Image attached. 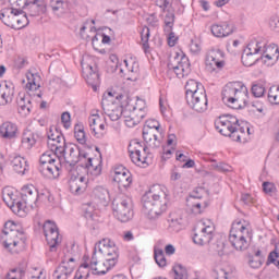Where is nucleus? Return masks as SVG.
Masks as SVG:
<instances>
[{
	"label": "nucleus",
	"instance_id": "6e6552de",
	"mask_svg": "<svg viewBox=\"0 0 279 279\" xmlns=\"http://www.w3.org/2000/svg\"><path fill=\"white\" fill-rule=\"evenodd\" d=\"M96 245L100 254L106 258L104 266L108 267V269L114 267L119 260V248H117V245L110 239H102Z\"/></svg>",
	"mask_w": 279,
	"mask_h": 279
},
{
	"label": "nucleus",
	"instance_id": "774afa93",
	"mask_svg": "<svg viewBox=\"0 0 279 279\" xmlns=\"http://www.w3.org/2000/svg\"><path fill=\"white\" fill-rule=\"evenodd\" d=\"M269 27L270 29H274L275 32H279V16L272 15L269 20Z\"/></svg>",
	"mask_w": 279,
	"mask_h": 279
},
{
	"label": "nucleus",
	"instance_id": "4d7b16f0",
	"mask_svg": "<svg viewBox=\"0 0 279 279\" xmlns=\"http://www.w3.org/2000/svg\"><path fill=\"white\" fill-rule=\"evenodd\" d=\"M21 193L10 190V189H4L2 191V199L5 204H8V199H10L11 202L13 199H16L17 197H20Z\"/></svg>",
	"mask_w": 279,
	"mask_h": 279
},
{
	"label": "nucleus",
	"instance_id": "20e7f679",
	"mask_svg": "<svg viewBox=\"0 0 279 279\" xmlns=\"http://www.w3.org/2000/svg\"><path fill=\"white\" fill-rule=\"evenodd\" d=\"M112 210L118 221L128 223L134 217V205L132 198L125 195H118L112 201Z\"/></svg>",
	"mask_w": 279,
	"mask_h": 279
},
{
	"label": "nucleus",
	"instance_id": "4468645a",
	"mask_svg": "<svg viewBox=\"0 0 279 279\" xmlns=\"http://www.w3.org/2000/svg\"><path fill=\"white\" fill-rule=\"evenodd\" d=\"M101 107L105 114H107L111 121H119L121 117H123V106L108 100L106 95L102 96Z\"/></svg>",
	"mask_w": 279,
	"mask_h": 279
},
{
	"label": "nucleus",
	"instance_id": "e2e57ef3",
	"mask_svg": "<svg viewBox=\"0 0 279 279\" xmlns=\"http://www.w3.org/2000/svg\"><path fill=\"white\" fill-rule=\"evenodd\" d=\"M262 53H270V56H278L279 58V48L276 44H271L267 47L263 44Z\"/></svg>",
	"mask_w": 279,
	"mask_h": 279
},
{
	"label": "nucleus",
	"instance_id": "69168bd1",
	"mask_svg": "<svg viewBox=\"0 0 279 279\" xmlns=\"http://www.w3.org/2000/svg\"><path fill=\"white\" fill-rule=\"evenodd\" d=\"M124 64L131 73H138V61L124 60Z\"/></svg>",
	"mask_w": 279,
	"mask_h": 279
},
{
	"label": "nucleus",
	"instance_id": "bf43d9fd",
	"mask_svg": "<svg viewBox=\"0 0 279 279\" xmlns=\"http://www.w3.org/2000/svg\"><path fill=\"white\" fill-rule=\"evenodd\" d=\"M29 24V20L27 19V14L24 15H17L15 20V26L13 29H23V27H26Z\"/></svg>",
	"mask_w": 279,
	"mask_h": 279
},
{
	"label": "nucleus",
	"instance_id": "c85d7f7f",
	"mask_svg": "<svg viewBox=\"0 0 279 279\" xmlns=\"http://www.w3.org/2000/svg\"><path fill=\"white\" fill-rule=\"evenodd\" d=\"M211 34L216 38H226L234 32L231 26H229L228 23H222V24H214L211 25Z\"/></svg>",
	"mask_w": 279,
	"mask_h": 279
},
{
	"label": "nucleus",
	"instance_id": "cd10ccee",
	"mask_svg": "<svg viewBox=\"0 0 279 279\" xmlns=\"http://www.w3.org/2000/svg\"><path fill=\"white\" fill-rule=\"evenodd\" d=\"M96 204L99 206H108L110 203V192L104 186H96L93 191Z\"/></svg>",
	"mask_w": 279,
	"mask_h": 279
},
{
	"label": "nucleus",
	"instance_id": "09e8293b",
	"mask_svg": "<svg viewBox=\"0 0 279 279\" xmlns=\"http://www.w3.org/2000/svg\"><path fill=\"white\" fill-rule=\"evenodd\" d=\"M265 83H254L251 88L253 97L260 98L265 95Z\"/></svg>",
	"mask_w": 279,
	"mask_h": 279
},
{
	"label": "nucleus",
	"instance_id": "f3484780",
	"mask_svg": "<svg viewBox=\"0 0 279 279\" xmlns=\"http://www.w3.org/2000/svg\"><path fill=\"white\" fill-rule=\"evenodd\" d=\"M205 64L208 71H216L217 69H223V64H226V62L223 61V51H221L220 49L210 50L207 53Z\"/></svg>",
	"mask_w": 279,
	"mask_h": 279
},
{
	"label": "nucleus",
	"instance_id": "338daca9",
	"mask_svg": "<svg viewBox=\"0 0 279 279\" xmlns=\"http://www.w3.org/2000/svg\"><path fill=\"white\" fill-rule=\"evenodd\" d=\"M32 100H27L26 105L17 108V112L22 114V117H27L32 112Z\"/></svg>",
	"mask_w": 279,
	"mask_h": 279
},
{
	"label": "nucleus",
	"instance_id": "a211bd4d",
	"mask_svg": "<svg viewBox=\"0 0 279 279\" xmlns=\"http://www.w3.org/2000/svg\"><path fill=\"white\" fill-rule=\"evenodd\" d=\"M83 77L86 80V83L92 86L93 90H97V86L101 83L99 68L95 63L83 69Z\"/></svg>",
	"mask_w": 279,
	"mask_h": 279
},
{
	"label": "nucleus",
	"instance_id": "b1692460",
	"mask_svg": "<svg viewBox=\"0 0 279 279\" xmlns=\"http://www.w3.org/2000/svg\"><path fill=\"white\" fill-rule=\"evenodd\" d=\"M26 10L29 16H40V14L47 13V3H45V0H28Z\"/></svg>",
	"mask_w": 279,
	"mask_h": 279
},
{
	"label": "nucleus",
	"instance_id": "052dcab7",
	"mask_svg": "<svg viewBox=\"0 0 279 279\" xmlns=\"http://www.w3.org/2000/svg\"><path fill=\"white\" fill-rule=\"evenodd\" d=\"M143 130H155L156 132H160V122L156 119L146 120Z\"/></svg>",
	"mask_w": 279,
	"mask_h": 279
},
{
	"label": "nucleus",
	"instance_id": "8fccbe9b",
	"mask_svg": "<svg viewBox=\"0 0 279 279\" xmlns=\"http://www.w3.org/2000/svg\"><path fill=\"white\" fill-rule=\"evenodd\" d=\"M267 265H275L279 268V243L275 246V250L269 253Z\"/></svg>",
	"mask_w": 279,
	"mask_h": 279
},
{
	"label": "nucleus",
	"instance_id": "39448f33",
	"mask_svg": "<svg viewBox=\"0 0 279 279\" xmlns=\"http://www.w3.org/2000/svg\"><path fill=\"white\" fill-rule=\"evenodd\" d=\"M63 151L56 153L59 154V158H63L65 161V167L68 171H71L77 162H83L88 158V153L86 150L80 148V146L75 144H63Z\"/></svg>",
	"mask_w": 279,
	"mask_h": 279
},
{
	"label": "nucleus",
	"instance_id": "f704fd0d",
	"mask_svg": "<svg viewBox=\"0 0 279 279\" xmlns=\"http://www.w3.org/2000/svg\"><path fill=\"white\" fill-rule=\"evenodd\" d=\"M113 182H117L119 189H130L132 185V173L119 174L113 177Z\"/></svg>",
	"mask_w": 279,
	"mask_h": 279
},
{
	"label": "nucleus",
	"instance_id": "37998d69",
	"mask_svg": "<svg viewBox=\"0 0 279 279\" xmlns=\"http://www.w3.org/2000/svg\"><path fill=\"white\" fill-rule=\"evenodd\" d=\"M37 204H53V195L45 189L37 192Z\"/></svg>",
	"mask_w": 279,
	"mask_h": 279
},
{
	"label": "nucleus",
	"instance_id": "49530a36",
	"mask_svg": "<svg viewBox=\"0 0 279 279\" xmlns=\"http://www.w3.org/2000/svg\"><path fill=\"white\" fill-rule=\"evenodd\" d=\"M99 121H100V119L98 118V116H92L88 119L89 130H90L93 136H95L96 138L104 137V132H97V128H95V125H97V123H99Z\"/></svg>",
	"mask_w": 279,
	"mask_h": 279
},
{
	"label": "nucleus",
	"instance_id": "864d4df0",
	"mask_svg": "<svg viewBox=\"0 0 279 279\" xmlns=\"http://www.w3.org/2000/svg\"><path fill=\"white\" fill-rule=\"evenodd\" d=\"M278 54L262 52L260 60H263L264 64H267V66H274V64L278 62Z\"/></svg>",
	"mask_w": 279,
	"mask_h": 279
},
{
	"label": "nucleus",
	"instance_id": "e433bc0d",
	"mask_svg": "<svg viewBox=\"0 0 279 279\" xmlns=\"http://www.w3.org/2000/svg\"><path fill=\"white\" fill-rule=\"evenodd\" d=\"M81 167H85L87 169V173H92V175H100L101 174V166L100 165H93V158L83 159Z\"/></svg>",
	"mask_w": 279,
	"mask_h": 279
},
{
	"label": "nucleus",
	"instance_id": "c9c22d12",
	"mask_svg": "<svg viewBox=\"0 0 279 279\" xmlns=\"http://www.w3.org/2000/svg\"><path fill=\"white\" fill-rule=\"evenodd\" d=\"M199 88H204L202 83L195 80H189L185 84V99L191 97V95H195V93H199Z\"/></svg>",
	"mask_w": 279,
	"mask_h": 279
},
{
	"label": "nucleus",
	"instance_id": "7ed1b4c3",
	"mask_svg": "<svg viewBox=\"0 0 279 279\" xmlns=\"http://www.w3.org/2000/svg\"><path fill=\"white\" fill-rule=\"evenodd\" d=\"M247 226L245 220H235L232 223L229 233V242L236 252H245V250L250 247V241L245 238V234H250Z\"/></svg>",
	"mask_w": 279,
	"mask_h": 279
},
{
	"label": "nucleus",
	"instance_id": "58836bf2",
	"mask_svg": "<svg viewBox=\"0 0 279 279\" xmlns=\"http://www.w3.org/2000/svg\"><path fill=\"white\" fill-rule=\"evenodd\" d=\"M241 60L244 66H254L260 58H256V54L250 53L248 50H243Z\"/></svg>",
	"mask_w": 279,
	"mask_h": 279
},
{
	"label": "nucleus",
	"instance_id": "a19ab883",
	"mask_svg": "<svg viewBox=\"0 0 279 279\" xmlns=\"http://www.w3.org/2000/svg\"><path fill=\"white\" fill-rule=\"evenodd\" d=\"M216 279H236V270L230 267L220 268Z\"/></svg>",
	"mask_w": 279,
	"mask_h": 279
},
{
	"label": "nucleus",
	"instance_id": "4c0bfd02",
	"mask_svg": "<svg viewBox=\"0 0 279 279\" xmlns=\"http://www.w3.org/2000/svg\"><path fill=\"white\" fill-rule=\"evenodd\" d=\"M209 253L213 256H225L226 255V243L216 241L209 245Z\"/></svg>",
	"mask_w": 279,
	"mask_h": 279
},
{
	"label": "nucleus",
	"instance_id": "f03ea898",
	"mask_svg": "<svg viewBox=\"0 0 279 279\" xmlns=\"http://www.w3.org/2000/svg\"><path fill=\"white\" fill-rule=\"evenodd\" d=\"M4 234L3 247L11 254H20L27 245V238L23 226L14 220H8L2 230Z\"/></svg>",
	"mask_w": 279,
	"mask_h": 279
},
{
	"label": "nucleus",
	"instance_id": "a18cd8bd",
	"mask_svg": "<svg viewBox=\"0 0 279 279\" xmlns=\"http://www.w3.org/2000/svg\"><path fill=\"white\" fill-rule=\"evenodd\" d=\"M90 276V266L84 262L75 272L74 279H88Z\"/></svg>",
	"mask_w": 279,
	"mask_h": 279
},
{
	"label": "nucleus",
	"instance_id": "0eeeda50",
	"mask_svg": "<svg viewBox=\"0 0 279 279\" xmlns=\"http://www.w3.org/2000/svg\"><path fill=\"white\" fill-rule=\"evenodd\" d=\"M243 97H247V87L239 83H228L222 89V101L227 104L234 105L243 101L244 106H247V100Z\"/></svg>",
	"mask_w": 279,
	"mask_h": 279
},
{
	"label": "nucleus",
	"instance_id": "603ef678",
	"mask_svg": "<svg viewBox=\"0 0 279 279\" xmlns=\"http://www.w3.org/2000/svg\"><path fill=\"white\" fill-rule=\"evenodd\" d=\"M149 36H151L149 27L144 26L141 32V40L144 51H147V49H149Z\"/></svg>",
	"mask_w": 279,
	"mask_h": 279
},
{
	"label": "nucleus",
	"instance_id": "c03bdc74",
	"mask_svg": "<svg viewBox=\"0 0 279 279\" xmlns=\"http://www.w3.org/2000/svg\"><path fill=\"white\" fill-rule=\"evenodd\" d=\"M244 51H247L248 53H253V56H257V53H263V43L254 39L251 40Z\"/></svg>",
	"mask_w": 279,
	"mask_h": 279
},
{
	"label": "nucleus",
	"instance_id": "72a5a7b5",
	"mask_svg": "<svg viewBox=\"0 0 279 279\" xmlns=\"http://www.w3.org/2000/svg\"><path fill=\"white\" fill-rule=\"evenodd\" d=\"M26 80H27V84H26L27 90H38V88H40V81H41L40 74L28 72L26 74Z\"/></svg>",
	"mask_w": 279,
	"mask_h": 279
},
{
	"label": "nucleus",
	"instance_id": "9b49d317",
	"mask_svg": "<svg viewBox=\"0 0 279 279\" xmlns=\"http://www.w3.org/2000/svg\"><path fill=\"white\" fill-rule=\"evenodd\" d=\"M43 230L46 241L50 247V252H56L60 244V231L58 229V225L51 220H47L43 226Z\"/></svg>",
	"mask_w": 279,
	"mask_h": 279
},
{
	"label": "nucleus",
	"instance_id": "393cba45",
	"mask_svg": "<svg viewBox=\"0 0 279 279\" xmlns=\"http://www.w3.org/2000/svg\"><path fill=\"white\" fill-rule=\"evenodd\" d=\"M7 206L11 208L12 213H14V215H17V217H25V208H27V205H25V203L23 202L22 194H20L13 201L7 198Z\"/></svg>",
	"mask_w": 279,
	"mask_h": 279
},
{
	"label": "nucleus",
	"instance_id": "423d86ee",
	"mask_svg": "<svg viewBox=\"0 0 279 279\" xmlns=\"http://www.w3.org/2000/svg\"><path fill=\"white\" fill-rule=\"evenodd\" d=\"M39 162L43 171H46V175H48V178H51L52 180L60 178V171H62L60 154H56V151L50 149L40 156Z\"/></svg>",
	"mask_w": 279,
	"mask_h": 279
},
{
	"label": "nucleus",
	"instance_id": "2f4dec72",
	"mask_svg": "<svg viewBox=\"0 0 279 279\" xmlns=\"http://www.w3.org/2000/svg\"><path fill=\"white\" fill-rule=\"evenodd\" d=\"M220 117H226V119L228 120V122L235 128V130H238L244 137L247 138V136H250V126L247 125H241L239 123V119L232 114H225V116H220Z\"/></svg>",
	"mask_w": 279,
	"mask_h": 279
},
{
	"label": "nucleus",
	"instance_id": "680f3d73",
	"mask_svg": "<svg viewBox=\"0 0 279 279\" xmlns=\"http://www.w3.org/2000/svg\"><path fill=\"white\" fill-rule=\"evenodd\" d=\"M175 23V13L171 12V10H167V14L165 16V25L170 29H173V25Z\"/></svg>",
	"mask_w": 279,
	"mask_h": 279
},
{
	"label": "nucleus",
	"instance_id": "1a4fd4ad",
	"mask_svg": "<svg viewBox=\"0 0 279 279\" xmlns=\"http://www.w3.org/2000/svg\"><path fill=\"white\" fill-rule=\"evenodd\" d=\"M215 128L221 134L222 136H229V138L235 141V143H246L247 137L245 135L241 134L236 126H232L228 122V118L226 117H219L215 121Z\"/></svg>",
	"mask_w": 279,
	"mask_h": 279
},
{
	"label": "nucleus",
	"instance_id": "5fc2aeb1",
	"mask_svg": "<svg viewBox=\"0 0 279 279\" xmlns=\"http://www.w3.org/2000/svg\"><path fill=\"white\" fill-rule=\"evenodd\" d=\"M25 278V268L17 267L11 269V272L7 275L5 279H23Z\"/></svg>",
	"mask_w": 279,
	"mask_h": 279
},
{
	"label": "nucleus",
	"instance_id": "dca6fc26",
	"mask_svg": "<svg viewBox=\"0 0 279 279\" xmlns=\"http://www.w3.org/2000/svg\"><path fill=\"white\" fill-rule=\"evenodd\" d=\"M177 65H173L172 63H169V69H173L177 77H185V75H189L191 73V62H189V57H185L184 54H177L174 58Z\"/></svg>",
	"mask_w": 279,
	"mask_h": 279
},
{
	"label": "nucleus",
	"instance_id": "ddd939ff",
	"mask_svg": "<svg viewBox=\"0 0 279 279\" xmlns=\"http://www.w3.org/2000/svg\"><path fill=\"white\" fill-rule=\"evenodd\" d=\"M202 228L199 231H196L193 235V242L196 245H207V243H210L213 241L214 232H215V226L210 221L202 222Z\"/></svg>",
	"mask_w": 279,
	"mask_h": 279
},
{
	"label": "nucleus",
	"instance_id": "aec40b11",
	"mask_svg": "<svg viewBox=\"0 0 279 279\" xmlns=\"http://www.w3.org/2000/svg\"><path fill=\"white\" fill-rule=\"evenodd\" d=\"M21 195L26 207L34 208L38 206V190L34 185H24Z\"/></svg>",
	"mask_w": 279,
	"mask_h": 279
},
{
	"label": "nucleus",
	"instance_id": "de8ad7c7",
	"mask_svg": "<svg viewBox=\"0 0 279 279\" xmlns=\"http://www.w3.org/2000/svg\"><path fill=\"white\" fill-rule=\"evenodd\" d=\"M172 271L174 274V279H189V271L181 264L174 265Z\"/></svg>",
	"mask_w": 279,
	"mask_h": 279
},
{
	"label": "nucleus",
	"instance_id": "5701e85b",
	"mask_svg": "<svg viewBox=\"0 0 279 279\" xmlns=\"http://www.w3.org/2000/svg\"><path fill=\"white\" fill-rule=\"evenodd\" d=\"M142 134L144 142L150 149H158V147H160L162 143L160 138H158V134H160V131L143 129Z\"/></svg>",
	"mask_w": 279,
	"mask_h": 279
},
{
	"label": "nucleus",
	"instance_id": "4be33fe9",
	"mask_svg": "<svg viewBox=\"0 0 279 279\" xmlns=\"http://www.w3.org/2000/svg\"><path fill=\"white\" fill-rule=\"evenodd\" d=\"M19 134V126L16 123L11 121H5L2 124H0V136L1 138H4L5 141H12L16 138Z\"/></svg>",
	"mask_w": 279,
	"mask_h": 279
},
{
	"label": "nucleus",
	"instance_id": "f257e3e1",
	"mask_svg": "<svg viewBox=\"0 0 279 279\" xmlns=\"http://www.w3.org/2000/svg\"><path fill=\"white\" fill-rule=\"evenodd\" d=\"M142 204L144 213L149 219H158L162 213L167 211V204H169L167 187L159 184L153 185L149 191L143 195Z\"/></svg>",
	"mask_w": 279,
	"mask_h": 279
},
{
	"label": "nucleus",
	"instance_id": "9d476101",
	"mask_svg": "<svg viewBox=\"0 0 279 279\" xmlns=\"http://www.w3.org/2000/svg\"><path fill=\"white\" fill-rule=\"evenodd\" d=\"M48 137V147L51 151L56 154H62L64 151V145L66 144V140L64 138V134H62V130L59 126H50L47 132Z\"/></svg>",
	"mask_w": 279,
	"mask_h": 279
},
{
	"label": "nucleus",
	"instance_id": "f8f14e48",
	"mask_svg": "<svg viewBox=\"0 0 279 279\" xmlns=\"http://www.w3.org/2000/svg\"><path fill=\"white\" fill-rule=\"evenodd\" d=\"M185 99L187 106H190L192 110H195V112H206V110H208V96L204 87H201L198 92Z\"/></svg>",
	"mask_w": 279,
	"mask_h": 279
},
{
	"label": "nucleus",
	"instance_id": "bb28decb",
	"mask_svg": "<svg viewBox=\"0 0 279 279\" xmlns=\"http://www.w3.org/2000/svg\"><path fill=\"white\" fill-rule=\"evenodd\" d=\"M87 184L88 181L85 177H75L69 181L70 191L73 195H82L86 191Z\"/></svg>",
	"mask_w": 279,
	"mask_h": 279
},
{
	"label": "nucleus",
	"instance_id": "6e6d98bb",
	"mask_svg": "<svg viewBox=\"0 0 279 279\" xmlns=\"http://www.w3.org/2000/svg\"><path fill=\"white\" fill-rule=\"evenodd\" d=\"M279 85L271 86L268 90V101L270 104H279Z\"/></svg>",
	"mask_w": 279,
	"mask_h": 279
},
{
	"label": "nucleus",
	"instance_id": "0e129e2a",
	"mask_svg": "<svg viewBox=\"0 0 279 279\" xmlns=\"http://www.w3.org/2000/svg\"><path fill=\"white\" fill-rule=\"evenodd\" d=\"M64 253V259L65 263H69V258H75V244H70L66 245L65 250L63 251Z\"/></svg>",
	"mask_w": 279,
	"mask_h": 279
},
{
	"label": "nucleus",
	"instance_id": "c756f323",
	"mask_svg": "<svg viewBox=\"0 0 279 279\" xmlns=\"http://www.w3.org/2000/svg\"><path fill=\"white\" fill-rule=\"evenodd\" d=\"M11 167L13 168V171L15 173H19L20 175H25V171L29 169V165H27V159H25L22 156H15L11 160Z\"/></svg>",
	"mask_w": 279,
	"mask_h": 279
},
{
	"label": "nucleus",
	"instance_id": "2eb2a0df",
	"mask_svg": "<svg viewBox=\"0 0 279 279\" xmlns=\"http://www.w3.org/2000/svg\"><path fill=\"white\" fill-rule=\"evenodd\" d=\"M75 271V258L69 257L68 262L62 260L61 264L54 269L52 279H69Z\"/></svg>",
	"mask_w": 279,
	"mask_h": 279
},
{
	"label": "nucleus",
	"instance_id": "3c124183",
	"mask_svg": "<svg viewBox=\"0 0 279 279\" xmlns=\"http://www.w3.org/2000/svg\"><path fill=\"white\" fill-rule=\"evenodd\" d=\"M154 258L158 267H167V258L165 257V251L157 248L154 251Z\"/></svg>",
	"mask_w": 279,
	"mask_h": 279
},
{
	"label": "nucleus",
	"instance_id": "13d9d810",
	"mask_svg": "<svg viewBox=\"0 0 279 279\" xmlns=\"http://www.w3.org/2000/svg\"><path fill=\"white\" fill-rule=\"evenodd\" d=\"M204 195H208V190H206L204 186H198L191 192L190 197L193 199H202Z\"/></svg>",
	"mask_w": 279,
	"mask_h": 279
},
{
	"label": "nucleus",
	"instance_id": "6ab92c4d",
	"mask_svg": "<svg viewBox=\"0 0 279 279\" xmlns=\"http://www.w3.org/2000/svg\"><path fill=\"white\" fill-rule=\"evenodd\" d=\"M21 14H23V10L21 9L4 8L1 10L0 21H2V23L7 25V27H11V29H14L16 19L17 16H21Z\"/></svg>",
	"mask_w": 279,
	"mask_h": 279
},
{
	"label": "nucleus",
	"instance_id": "a878e982",
	"mask_svg": "<svg viewBox=\"0 0 279 279\" xmlns=\"http://www.w3.org/2000/svg\"><path fill=\"white\" fill-rule=\"evenodd\" d=\"M14 99V86L0 83V106H8Z\"/></svg>",
	"mask_w": 279,
	"mask_h": 279
},
{
	"label": "nucleus",
	"instance_id": "7c9ffc66",
	"mask_svg": "<svg viewBox=\"0 0 279 279\" xmlns=\"http://www.w3.org/2000/svg\"><path fill=\"white\" fill-rule=\"evenodd\" d=\"M97 247L98 246L96 244L94 247L92 259H90V263L88 264V266L95 276H106V274H108V271H110V268H108V266H106V269H101L100 268L101 266H97V265H99V262L97 260Z\"/></svg>",
	"mask_w": 279,
	"mask_h": 279
},
{
	"label": "nucleus",
	"instance_id": "79ce46f5",
	"mask_svg": "<svg viewBox=\"0 0 279 279\" xmlns=\"http://www.w3.org/2000/svg\"><path fill=\"white\" fill-rule=\"evenodd\" d=\"M49 8H51L53 14H64V11L66 10V1L50 0Z\"/></svg>",
	"mask_w": 279,
	"mask_h": 279
},
{
	"label": "nucleus",
	"instance_id": "ea45409f",
	"mask_svg": "<svg viewBox=\"0 0 279 279\" xmlns=\"http://www.w3.org/2000/svg\"><path fill=\"white\" fill-rule=\"evenodd\" d=\"M74 136L80 145H86V132L84 131V124L76 123L74 125Z\"/></svg>",
	"mask_w": 279,
	"mask_h": 279
},
{
	"label": "nucleus",
	"instance_id": "473e14b6",
	"mask_svg": "<svg viewBox=\"0 0 279 279\" xmlns=\"http://www.w3.org/2000/svg\"><path fill=\"white\" fill-rule=\"evenodd\" d=\"M264 263L265 256L263 255V251L257 250L254 255H248V265L252 269H260Z\"/></svg>",
	"mask_w": 279,
	"mask_h": 279
},
{
	"label": "nucleus",
	"instance_id": "412c9836",
	"mask_svg": "<svg viewBox=\"0 0 279 279\" xmlns=\"http://www.w3.org/2000/svg\"><path fill=\"white\" fill-rule=\"evenodd\" d=\"M129 154L132 162H137L141 165L140 156L142 151L144 154H147V149H149V146H144L142 142H138V140H132L129 144Z\"/></svg>",
	"mask_w": 279,
	"mask_h": 279
}]
</instances>
